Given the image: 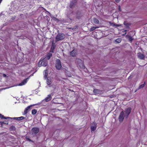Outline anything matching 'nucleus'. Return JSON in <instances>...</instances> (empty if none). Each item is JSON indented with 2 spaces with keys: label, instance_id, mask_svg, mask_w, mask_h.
Instances as JSON below:
<instances>
[{
  "label": "nucleus",
  "instance_id": "obj_1",
  "mask_svg": "<svg viewBox=\"0 0 147 147\" xmlns=\"http://www.w3.org/2000/svg\"><path fill=\"white\" fill-rule=\"evenodd\" d=\"M76 63L78 67H79L81 69H85V66L84 65L83 61L81 59H77Z\"/></svg>",
  "mask_w": 147,
  "mask_h": 147
},
{
  "label": "nucleus",
  "instance_id": "obj_2",
  "mask_svg": "<svg viewBox=\"0 0 147 147\" xmlns=\"http://www.w3.org/2000/svg\"><path fill=\"white\" fill-rule=\"evenodd\" d=\"M48 62L46 58H44L42 59H40L38 63V66L40 67L42 66L46 67L47 66Z\"/></svg>",
  "mask_w": 147,
  "mask_h": 147
},
{
  "label": "nucleus",
  "instance_id": "obj_3",
  "mask_svg": "<svg viewBox=\"0 0 147 147\" xmlns=\"http://www.w3.org/2000/svg\"><path fill=\"white\" fill-rule=\"evenodd\" d=\"M65 37V35L63 33H58L56 36L55 39L56 41L63 39Z\"/></svg>",
  "mask_w": 147,
  "mask_h": 147
},
{
  "label": "nucleus",
  "instance_id": "obj_4",
  "mask_svg": "<svg viewBox=\"0 0 147 147\" xmlns=\"http://www.w3.org/2000/svg\"><path fill=\"white\" fill-rule=\"evenodd\" d=\"M55 65V67L57 69L59 70L61 68L62 66L61 61L59 59H57L56 60Z\"/></svg>",
  "mask_w": 147,
  "mask_h": 147
},
{
  "label": "nucleus",
  "instance_id": "obj_5",
  "mask_svg": "<svg viewBox=\"0 0 147 147\" xmlns=\"http://www.w3.org/2000/svg\"><path fill=\"white\" fill-rule=\"evenodd\" d=\"M125 116L124 112L121 111L119 117V119L120 122H122L123 121L124 119Z\"/></svg>",
  "mask_w": 147,
  "mask_h": 147
},
{
  "label": "nucleus",
  "instance_id": "obj_6",
  "mask_svg": "<svg viewBox=\"0 0 147 147\" xmlns=\"http://www.w3.org/2000/svg\"><path fill=\"white\" fill-rule=\"evenodd\" d=\"M31 131L32 134L36 135L38 134L39 131V129L38 127H34L32 129Z\"/></svg>",
  "mask_w": 147,
  "mask_h": 147
},
{
  "label": "nucleus",
  "instance_id": "obj_7",
  "mask_svg": "<svg viewBox=\"0 0 147 147\" xmlns=\"http://www.w3.org/2000/svg\"><path fill=\"white\" fill-rule=\"evenodd\" d=\"M70 55L72 57H75L77 54V50L74 49L72 51L69 53Z\"/></svg>",
  "mask_w": 147,
  "mask_h": 147
},
{
  "label": "nucleus",
  "instance_id": "obj_8",
  "mask_svg": "<svg viewBox=\"0 0 147 147\" xmlns=\"http://www.w3.org/2000/svg\"><path fill=\"white\" fill-rule=\"evenodd\" d=\"M77 3V0H74L70 3L69 7L71 8L74 7Z\"/></svg>",
  "mask_w": 147,
  "mask_h": 147
},
{
  "label": "nucleus",
  "instance_id": "obj_9",
  "mask_svg": "<svg viewBox=\"0 0 147 147\" xmlns=\"http://www.w3.org/2000/svg\"><path fill=\"white\" fill-rule=\"evenodd\" d=\"M131 110V109L130 107H129L126 109L125 111V115L126 116V117L127 118L129 115L130 113Z\"/></svg>",
  "mask_w": 147,
  "mask_h": 147
},
{
  "label": "nucleus",
  "instance_id": "obj_10",
  "mask_svg": "<svg viewBox=\"0 0 147 147\" xmlns=\"http://www.w3.org/2000/svg\"><path fill=\"white\" fill-rule=\"evenodd\" d=\"M29 78H27L24 79L23 81H22L21 83L18 84V86H22L26 84Z\"/></svg>",
  "mask_w": 147,
  "mask_h": 147
},
{
  "label": "nucleus",
  "instance_id": "obj_11",
  "mask_svg": "<svg viewBox=\"0 0 147 147\" xmlns=\"http://www.w3.org/2000/svg\"><path fill=\"white\" fill-rule=\"evenodd\" d=\"M32 107V105H31L28 106L25 109L24 112V114H27L28 111L31 109L30 107Z\"/></svg>",
  "mask_w": 147,
  "mask_h": 147
},
{
  "label": "nucleus",
  "instance_id": "obj_12",
  "mask_svg": "<svg viewBox=\"0 0 147 147\" xmlns=\"http://www.w3.org/2000/svg\"><path fill=\"white\" fill-rule=\"evenodd\" d=\"M96 123H93V126H92L91 127V131H94L96 128Z\"/></svg>",
  "mask_w": 147,
  "mask_h": 147
},
{
  "label": "nucleus",
  "instance_id": "obj_13",
  "mask_svg": "<svg viewBox=\"0 0 147 147\" xmlns=\"http://www.w3.org/2000/svg\"><path fill=\"white\" fill-rule=\"evenodd\" d=\"M52 55V54L51 53H48L44 58H46V60L47 59V60H49L51 58Z\"/></svg>",
  "mask_w": 147,
  "mask_h": 147
},
{
  "label": "nucleus",
  "instance_id": "obj_14",
  "mask_svg": "<svg viewBox=\"0 0 147 147\" xmlns=\"http://www.w3.org/2000/svg\"><path fill=\"white\" fill-rule=\"evenodd\" d=\"M123 24L126 27L127 29H129V26L131 24L128 23L127 21H124L123 22Z\"/></svg>",
  "mask_w": 147,
  "mask_h": 147
},
{
  "label": "nucleus",
  "instance_id": "obj_15",
  "mask_svg": "<svg viewBox=\"0 0 147 147\" xmlns=\"http://www.w3.org/2000/svg\"><path fill=\"white\" fill-rule=\"evenodd\" d=\"M52 98V97L50 94L48 95L45 98V100L46 102H47L50 101Z\"/></svg>",
  "mask_w": 147,
  "mask_h": 147
},
{
  "label": "nucleus",
  "instance_id": "obj_16",
  "mask_svg": "<svg viewBox=\"0 0 147 147\" xmlns=\"http://www.w3.org/2000/svg\"><path fill=\"white\" fill-rule=\"evenodd\" d=\"M138 56L139 58L141 59H143L145 57L144 55V54H142L141 53H138Z\"/></svg>",
  "mask_w": 147,
  "mask_h": 147
},
{
  "label": "nucleus",
  "instance_id": "obj_17",
  "mask_svg": "<svg viewBox=\"0 0 147 147\" xmlns=\"http://www.w3.org/2000/svg\"><path fill=\"white\" fill-rule=\"evenodd\" d=\"M56 47V45L54 43V42L52 41V46L51 47V50H53L54 51Z\"/></svg>",
  "mask_w": 147,
  "mask_h": 147
},
{
  "label": "nucleus",
  "instance_id": "obj_18",
  "mask_svg": "<svg viewBox=\"0 0 147 147\" xmlns=\"http://www.w3.org/2000/svg\"><path fill=\"white\" fill-rule=\"evenodd\" d=\"M9 129L10 131H15L16 129V128L14 126L11 125L9 127Z\"/></svg>",
  "mask_w": 147,
  "mask_h": 147
},
{
  "label": "nucleus",
  "instance_id": "obj_19",
  "mask_svg": "<svg viewBox=\"0 0 147 147\" xmlns=\"http://www.w3.org/2000/svg\"><path fill=\"white\" fill-rule=\"evenodd\" d=\"M98 27H94L92 26L89 29V30L91 32L93 31V30H95L96 29L98 28Z\"/></svg>",
  "mask_w": 147,
  "mask_h": 147
},
{
  "label": "nucleus",
  "instance_id": "obj_20",
  "mask_svg": "<svg viewBox=\"0 0 147 147\" xmlns=\"http://www.w3.org/2000/svg\"><path fill=\"white\" fill-rule=\"evenodd\" d=\"M0 117L1 119H9V118H10V117H4L3 115L1 114H0Z\"/></svg>",
  "mask_w": 147,
  "mask_h": 147
},
{
  "label": "nucleus",
  "instance_id": "obj_21",
  "mask_svg": "<svg viewBox=\"0 0 147 147\" xmlns=\"http://www.w3.org/2000/svg\"><path fill=\"white\" fill-rule=\"evenodd\" d=\"M93 92L95 93L99 94L100 92V90L98 89H94Z\"/></svg>",
  "mask_w": 147,
  "mask_h": 147
},
{
  "label": "nucleus",
  "instance_id": "obj_22",
  "mask_svg": "<svg viewBox=\"0 0 147 147\" xmlns=\"http://www.w3.org/2000/svg\"><path fill=\"white\" fill-rule=\"evenodd\" d=\"M93 20L94 23L98 24L99 23L98 20L96 18H94Z\"/></svg>",
  "mask_w": 147,
  "mask_h": 147
},
{
  "label": "nucleus",
  "instance_id": "obj_23",
  "mask_svg": "<svg viewBox=\"0 0 147 147\" xmlns=\"http://www.w3.org/2000/svg\"><path fill=\"white\" fill-rule=\"evenodd\" d=\"M37 112V111L35 109H34L32 110V113L33 115H35Z\"/></svg>",
  "mask_w": 147,
  "mask_h": 147
},
{
  "label": "nucleus",
  "instance_id": "obj_24",
  "mask_svg": "<svg viewBox=\"0 0 147 147\" xmlns=\"http://www.w3.org/2000/svg\"><path fill=\"white\" fill-rule=\"evenodd\" d=\"M145 82H144V84L141 85L140 86H139L138 87V89H140L143 88L145 86Z\"/></svg>",
  "mask_w": 147,
  "mask_h": 147
},
{
  "label": "nucleus",
  "instance_id": "obj_25",
  "mask_svg": "<svg viewBox=\"0 0 147 147\" xmlns=\"http://www.w3.org/2000/svg\"><path fill=\"white\" fill-rule=\"evenodd\" d=\"M0 123H1V125L3 123L7 125L8 123V121H5L4 122H0Z\"/></svg>",
  "mask_w": 147,
  "mask_h": 147
},
{
  "label": "nucleus",
  "instance_id": "obj_26",
  "mask_svg": "<svg viewBox=\"0 0 147 147\" xmlns=\"http://www.w3.org/2000/svg\"><path fill=\"white\" fill-rule=\"evenodd\" d=\"M26 140H27L28 141H29V142H34L31 140L28 137V136H26Z\"/></svg>",
  "mask_w": 147,
  "mask_h": 147
},
{
  "label": "nucleus",
  "instance_id": "obj_27",
  "mask_svg": "<svg viewBox=\"0 0 147 147\" xmlns=\"http://www.w3.org/2000/svg\"><path fill=\"white\" fill-rule=\"evenodd\" d=\"M25 119V117H18V120L20 121L21 120H22L24 119Z\"/></svg>",
  "mask_w": 147,
  "mask_h": 147
},
{
  "label": "nucleus",
  "instance_id": "obj_28",
  "mask_svg": "<svg viewBox=\"0 0 147 147\" xmlns=\"http://www.w3.org/2000/svg\"><path fill=\"white\" fill-rule=\"evenodd\" d=\"M121 38H119L117 39L116 40V41L117 43H119L121 41Z\"/></svg>",
  "mask_w": 147,
  "mask_h": 147
},
{
  "label": "nucleus",
  "instance_id": "obj_29",
  "mask_svg": "<svg viewBox=\"0 0 147 147\" xmlns=\"http://www.w3.org/2000/svg\"><path fill=\"white\" fill-rule=\"evenodd\" d=\"M47 84L48 85H50L51 84V81L49 79L47 80Z\"/></svg>",
  "mask_w": 147,
  "mask_h": 147
},
{
  "label": "nucleus",
  "instance_id": "obj_30",
  "mask_svg": "<svg viewBox=\"0 0 147 147\" xmlns=\"http://www.w3.org/2000/svg\"><path fill=\"white\" fill-rule=\"evenodd\" d=\"M129 41L131 42L133 40V38L129 36Z\"/></svg>",
  "mask_w": 147,
  "mask_h": 147
},
{
  "label": "nucleus",
  "instance_id": "obj_31",
  "mask_svg": "<svg viewBox=\"0 0 147 147\" xmlns=\"http://www.w3.org/2000/svg\"><path fill=\"white\" fill-rule=\"evenodd\" d=\"M127 30H124L123 31H122V32L124 33V35H125L127 33Z\"/></svg>",
  "mask_w": 147,
  "mask_h": 147
},
{
  "label": "nucleus",
  "instance_id": "obj_32",
  "mask_svg": "<svg viewBox=\"0 0 147 147\" xmlns=\"http://www.w3.org/2000/svg\"><path fill=\"white\" fill-rule=\"evenodd\" d=\"M10 119H15V120H18V117H13V118H11L10 117Z\"/></svg>",
  "mask_w": 147,
  "mask_h": 147
},
{
  "label": "nucleus",
  "instance_id": "obj_33",
  "mask_svg": "<svg viewBox=\"0 0 147 147\" xmlns=\"http://www.w3.org/2000/svg\"><path fill=\"white\" fill-rule=\"evenodd\" d=\"M113 26H115L116 27H118L119 26V25L117 24H113Z\"/></svg>",
  "mask_w": 147,
  "mask_h": 147
},
{
  "label": "nucleus",
  "instance_id": "obj_34",
  "mask_svg": "<svg viewBox=\"0 0 147 147\" xmlns=\"http://www.w3.org/2000/svg\"><path fill=\"white\" fill-rule=\"evenodd\" d=\"M109 23H110V25L111 26H113V24H113V23L111 22H110Z\"/></svg>",
  "mask_w": 147,
  "mask_h": 147
},
{
  "label": "nucleus",
  "instance_id": "obj_35",
  "mask_svg": "<svg viewBox=\"0 0 147 147\" xmlns=\"http://www.w3.org/2000/svg\"><path fill=\"white\" fill-rule=\"evenodd\" d=\"M109 23H110V25L111 26H113V24H113V23L111 22H110Z\"/></svg>",
  "mask_w": 147,
  "mask_h": 147
},
{
  "label": "nucleus",
  "instance_id": "obj_36",
  "mask_svg": "<svg viewBox=\"0 0 147 147\" xmlns=\"http://www.w3.org/2000/svg\"><path fill=\"white\" fill-rule=\"evenodd\" d=\"M120 0H115V1L117 3H119L120 2Z\"/></svg>",
  "mask_w": 147,
  "mask_h": 147
},
{
  "label": "nucleus",
  "instance_id": "obj_37",
  "mask_svg": "<svg viewBox=\"0 0 147 147\" xmlns=\"http://www.w3.org/2000/svg\"><path fill=\"white\" fill-rule=\"evenodd\" d=\"M3 77H6L7 76L5 74H3Z\"/></svg>",
  "mask_w": 147,
  "mask_h": 147
},
{
  "label": "nucleus",
  "instance_id": "obj_38",
  "mask_svg": "<svg viewBox=\"0 0 147 147\" xmlns=\"http://www.w3.org/2000/svg\"><path fill=\"white\" fill-rule=\"evenodd\" d=\"M47 70H46V72H45V76H47Z\"/></svg>",
  "mask_w": 147,
  "mask_h": 147
},
{
  "label": "nucleus",
  "instance_id": "obj_39",
  "mask_svg": "<svg viewBox=\"0 0 147 147\" xmlns=\"http://www.w3.org/2000/svg\"><path fill=\"white\" fill-rule=\"evenodd\" d=\"M50 52H52L53 53H54V51H53V50H51V49L50 50Z\"/></svg>",
  "mask_w": 147,
  "mask_h": 147
},
{
  "label": "nucleus",
  "instance_id": "obj_40",
  "mask_svg": "<svg viewBox=\"0 0 147 147\" xmlns=\"http://www.w3.org/2000/svg\"><path fill=\"white\" fill-rule=\"evenodd\" d=\"M119 10L120 11H121V8L120 6H119Z\"/></svg>",
  "mask_w": 147,
  "mask_h": 147
},
{
  "label": "nucleus",
  "instance_id": "obj_41",
  "mask_svg": "<svg viewBox=\"0 0 147 147\" xmlns=\"http://www.w3.org/2000/svg\"><path fill=\"white\" fill-rule=\"evenodd\" d=\"M77 18H78V19H79V18H78V17H77Z\"/></svg>",
  "mask_w": 147,
  "mask_h": 147
},
{
  "label": "nucleus",
  "instance_id": "obj_42",
  "mask_svg": "<svg viewBox=\"0 0 147 147\" xmlns=\"http://www.w3.org/2000/svg\"><path fill=\"white\" fill-rule=\"evenodd\" d=\"M15 18V17H14V18H13V19H14Z\"/></svg>",
  "mask_w": 147,
  "mask_h": 147
},
{
  "label": "nucleus",
  "instance_id": "obj_43",
  "mask_svg": "<svg viewBox=\"0 0 147 147\" xmlns=\"http://www.w3.org/2000/svg\"><path fill=\"white\" fill-rule=\"evenodd\" d=\"M12 19H13H13H13V18H12Z\"/></svg>",
  "mask_w": 147,
  "mask_h": 147
}]
</instances>
